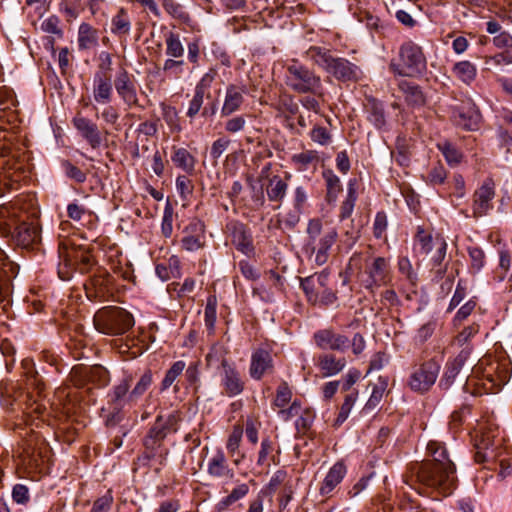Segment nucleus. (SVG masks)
Returning a JSON list of instances; mask_svg holds the SVG:
<instances>
[{
  "mask_svg": "<svg viewBox=\"0 0 512 512\" xmlns=\"http://www.w3.org/2000/svg\"><path fill=\"white\" fill-rule=\"evenodd\" d=\"M438 465L422 462L413 465L410 482L406 483L419 494L450 495L457 485L456 466L448 462Z\"/></svg>",
  "mask_w": 512,
  "mask_h": 512,
  "instance_id": "nucleus-1",
  "label": "nucleus"
},
{
  "mask_svg": "<svg viewBox=\"0 0 512 512\" xmlns=\"http://www.w3.org/2000/svg\"><path fill=\"white\" fill-rule=\"evenodd\" d=\"M305 249L314 255L318 266L327 263L332 247L338 239V232L322 218H312L307 223Z\"/></svg>",
  "mask_w": 512,
  "mask_h": 512,
  "instance_id": "nucleus-2",
  "label": "nucleus"
},
{
  "mask_svg": "<svg viewBox=\"0 0 512 512\" xmlns=\"http://www.w3.org/2000/svg\"><path fill=\"white\" fill-rule=\"evenodd\" d=\"M285 84L295 93L324 97L321 77L298 59H291L286 64Z\"/></svg>",
  "mask_w": 512,
  "mask_h": 512,
  "instance_id": "nucleus-3",
  "label": "nucleus"
},
{
  "mask_svg": "<svg viewBox=\"0 0 512 512\" xmlns=\"http://www.w3.org/2000/svg\"><path fill=\"white\" fill-rule=\"evenodd\" d=\"M93 323L100 333L119 336L133 327L134 318L131 313L121 307L106 306L95 313Z\"/></svg>",
  "mask_w": 512,
  "mask_h": 512,
  "instance_id": "nucleus-4",
  "label": "nucleus"
},
{
  "mask_svg": "<svg viewBox=\"0 0 512 512\" xmlns=\"http://www.w3.org/2000/svg\"><path fill=\"white\" fill-rule=\"evenodd\" d=\"M179 421L180 416L178 412L170 413L167 416H157L155 423L144 438L146 458L151 459L156 456L166 436L178 430Z\"/></svg>",
  "mask_w": 512,
  "mask_h": 512,
  "instance_id": "nucleus-5",
  "label": "nucleus"
},
{
  "mask_svg": "<svg viewBox=\"0 0 512 512\" xmlns=\"http://www.w3.org/2000/svg\"><path fill=\"white\" fill-rule=\"evenodd\" d=\"M399 56L401 63H391L390 69L400 76L414 77L426 69V58L422 48L411 41L400 47Z\"/></svg>",
  "mask_w": 512,
  "mask_h": 512,
  "instance_id": "nucleus-6",
  "label": "nucleus"
},
{
  "mask_svg": "<svg viewBox=\"0 0 512 512\" xmlns=\"http://www.w3.org/2000/svg\"><path fill=\"white\" fill-rule=\"evenodd\" d=\"M511 375V364L507 359L492 360L484 370L479 383V394L497 393L502 386L508 383Z\"/></svg>",
  "mask_w": 512,
  "mask_h": 512,
  "instance_id": "nucleus-7",
  "label": "nucleus"
},
{
  "mask_svg": "<svg viewBox=\"0 0 512 512\" xmlns=\"http://www.w3.org/2000/svg\"><path fill=\"white\" fill-rule=\"evenodd\" d=\"M132 384V377L125 376L117 385H115L108 394V404L111 410V417H108L107 422L115 424L121 420V411L126 405L134 404V398H130V387Z\"/></svg>",
  "mask_w": 512,
  "mask_h": 512,
  "instance_id": "nucleus-8",
  "label": "nucleus"
},
{
  "mask_svg": "<svg viewBox=\"0 0 512 512\" xmlns=\"http://www.w3.org/2000/svg\"><path fill=\"white\" fill-rule=\"evenodd\" d=\"M440 370V365L431 359L415 368L411 373L408 385L411 390L424 393L427 392L435 383Z\"/></svg>",
  "mask_w": 512,
  "mask_h": 512,
  "instance_id": "nucleus-9",
  "label": "nucleus"
},
{
  "mask_svg": "<svg viewBox=\"0 0 512 512\" xmlns=\"http://www.w3.org/2000/svg\"><path fill=\"white\" fill-rule=\"evenodd\" d=\"M112 276L104 269L96 273L85 284L86 295L90 300L105 301L113 294Z\"/></svg>",
  "mask_w": 512,
  "mask_h": 512,
  "instance_id": "nucleus-10",
  "label": "nucleus"
},
{
  "mask_svg": "<svg viewBox=\"0 0 512 512\" xmlns=\"http://www.w3.org/2000/svg\"><path fill=\"white\" fill-rule=\"evenodd\" d=\"M114 87L122 102L128 107L139 106L137 86L132 74L126 69H121L115 76Z\"/></svg>",
  "mask_w": 512,
  "mask_h": 512,
  "instance_id": "nucleus-11",
  "label": "nucleus"
},
{
  "mask_svg": "<svg viewBox=\"0 0 512 512\" xmlns=\"http://www.w3.org/2000/svg\"><path fill=\"white\" fill-rule=\"evenodd\" d=\"M365 273L367 279L364 280V286L370 290L386 285L391 280L390 264L384 257L374 258L370 264L366 265Z\"/></svg>",
  "mask_w": 512,
  "mask_h": 512,
  "instance_id": "nucleus-12",
  "label": "nucleus"
},
{
  "mask_svg": "<svg viewBox=\"0 0 512 512\" xmlns=\"http://www.w3.org/2000/svg\"><path fill=\"white\" fill-rule=\"evenodd\" d=\"M495 197V183L492 179H486L473 194L472 211L473 217H482L493 208V199Z\"/></svg>",
  "mask_w": 512,
  "mask_h": 512,
  "instance_id": "nucleus-13",
  "label": "nucleus"
},
{
  "mask_svg": "<svg viewBox=\"0 0 512 512\" xmlns=\"http://www.w3.org/2000/svg\"><path fill=\"white\" fill-rule=\"evenodd\" d=\"M316 346L321 350H333L343 352L349 345V339L342 334L336 333L331 328L321 329L313 334Z\"/></svg>",
  "mask_w": 512,
  "mask_h": 512,
  "instance_id": "nucleus-14",
  "label": "nucleus"
},
{
  "mask_svg": "<svg viewBox=\"0 0 512 512\" xmlns=\"http://www.w3.org/2000/svg\"><path fill=\"white\" fill-rule=\"evenodd\" d=\"M221 384L229 397L239 395L244 389V381L235 365L225 359L221 362Z\"/></svg>",
  "mask_w": 512,
  "mask_h": 512,
  "instance_id": "nucleus-15",
  "label": "nucleus"
},
{
  "mask_svg": "<svg viewBox=\"0 0 512 512\" xmlns=\"http://www.w3.org/2000/svg\"><path fill=\"white\" fill-rule=\"evenodd\" d=\"M472 347L462 349L459 354L451 361H448L445 366V371L439 382V386L443 389H448L454 382L456 376L464 368L468 361Z\"/></svg>",
  "mask_w": 512,
  "mask_h": 512,
  "instance_id": "nucleus-16",
  "label": "nucleus"
},
{
  "mask_svg": "<svg viewBox=\"0 0 512 512\" xmlns=\"http://www.w3.org/2000/svg\"><path fill=\"white\" fill-rule=\"evenodd\" d=\"M72 122L78 133L93 149H97L101 146V133L94 122L83 116L74 117Z\"/></svg>",
  "mask_w": 512,
  "mask_h": 512,
  "instance_id": "nucleus-17",
  "label": "nucleus"
},
{
  "mask_svg": "<svg viewBox=\"0 0 512 512\" xmlns=\"http://www.w3.org/2000/svg\"><path fill=\"white\" fill-rule=\"evenodd\" d=\"M113 83L107 73L98 71L93 79V98L95 102L107 105L113 98Z\"/></svg>",
  "mask_w": 512,
  "mask_h": 512,
  "instance_id": "nucleus-18",
  "label": "nucleus"
},
{
  "mask_svg": "<svg viewBox=\"0 0 512 512\" xmlns=\"http://www.w3.org/2000/svg\"><path fill=\"white\" fill-rule=\"evenodd\" d=\"M326 72L332 74L338 80L352 81L357 80L359 69L347 59L333 57Z\"/></svg>",
  "mask_w": 512,
  "mask_h": 512,
  "instance_id": "nucleus-19",
  "label": "nucleus"
},
{
  "mask_svg": "<svg viewBox=\"0 0 512 512\" xmlns=\"http://www.w3.org/2000/svg\"><path fill=\"white\" fill-rule=\"evenodd\" d=\"M14 238L18 245L32 247L41 240L40 228L36 223L22 222L16 227Z\"/></svg>",
  "mask_w": 512,
  "mask_h": 512,
  "instance_id": "nucleus-20",
  "label": "nucleus"
},
{
  "mask_svg": "<svg viewBox=\"0 0 512 512\" xmlns=\"http://www.w3.org/2000/svg\"><path fill=\"white\" fill-rule=\"evenodd\" d=\"M344 357H336L330 353H323L317 359V367L323 377H331L339 374L346 367Z\"/></svg>",
  "mask_w": 512,
  "mask_h": 512,
  "instance_id": "nucleus-21",
  "label": "nucleus"
},
{
  "mask_svg": "<svg viewBox=\"0 0 512 512\" xmlns=\"http://www.w3.org/2000/svg\"><path fill=\"white\" fill-rule=\"evenodd\" d=\"M272 368V357L268 351L258 349L253 352L250 364V376L253 379L260 380L262 376L272 370Z\"/></svg>",
  "mask_w": 512,
  "mask_h": 512,
  "instance_id": "nucleus-22",
  "label": "nucleus"
},
{
  "mask_svg": "<svg viewBox=\"0 0 512 512\" xmlns=\"http://www.w3.org/2000/svg\"><path fill=\"white\" fill-rule=\"evenodd\" d=\"M132 29V18L125 8H120L111 18L110 32L119 39H126Z\"/></svg>",
  "mask_w": 512,
  "mask_h": 512,
  "instance_id": "nucleus-23",
  "label": "nucleus"
},
{
  "mask_svg": "<svg viewBox=\"0 0 512 512\" xmlns=\"http://www.w3.org/2000/svg\"><path fill=\"white\" fill-rule=\"evenodd\" d=\"M244 93V87L240 88L235 85H229L226 89L224 103L221 108V115L229 116L238 111L244 102Z\"/></svg>",
  "mask_w": 512,
  "mask_h": 512,
  "instance_id": "nucleus-24",
  "label": "nucleus"
},
{
  "mask_svg": "<svg viewBox=\"0 0 512 512\" xmlns=\"http://www.w3.org/2000/svg\"><path fill=\"white\" fill-rule=\"evenodd\" d=\"M207 472L214 478L232 479L234 471L229 467L222 451H217L208 461Z\"/></svg>",
  "mask_w": 512,
  "mask_h": 512,
  "instance_id": "nucleus-25",
  "label": "nucleus"
},
{
  "mask_svg": "<svg viewBox=\"0 0 512 512\" xmlns=\"http://www.w3.org/2000/svg\"><path fill=\"white\" fill-rule=\"evenodd\" d=\"M291 178L289 173L286 174L285 179L279 175H274L268 180L266 187V194L269 201L281 203L286 196L288 190V180Z\"/></svg>",
  "mask_w": 512,
  "mask_h": 512,
  "instance_id": "nucleus-26",
  "label": "nucleus"
},
{
  "mask_svg": "<svg viewBox=\"0 0 512 512\" xmlns=\"http://www.w3.org/2000/svg\"><path fill=\"white\" fill-rule=\"evenodd\" d=\"M454 123L467 130L476 129L479 122L478 112L471 106H461L453 111Z\"/></svg>",
  "mask_w": 512,
  "mask_h": 512,
  "instance_id": "nucleus-27",
  "label": "nucleus"
},
{
  "mask_svg": "<svg viewBox=\"0 0 512 512\" xmlns=\"http://www.w3.org/2000/svg\"><path fill=\"white\" fill-rule=\"evenodd\" d=\"M346 474V467L342 462L335 463L327 473L319 489L320 494L325 496L330 494L334 488L343 480Z\"/></svg>",
  "mask_w": 512,
  "mask_h": 512,
  "instance_id": "nucleus-28",
  "label": "nucleus"
},
{
  "mask_svg": "<svg viewBox=\"0 0 512 512\" xmlns=\"http://www.w3.org/2000/svg\"><path fill=\"white\" fill-rule=\"evenodd\" d=\"M398 87L409 105L420 107L425 104L426 97L420 86L407 80H401L398 83Z\"/></svg>",
  "mask_w": 512,
  "mask_h": 512,
  "instance_id": "nucleus-29",
  "label": "nucleus"
},
{
  "mask_svg": "<svg viewBox=\"0 0 512 512\" xmlns=\"http://www.w3.org/2000/svg\"><path fill=\"white\" fill-rule=\"evenodd\" d=\"M212 81H213V76L207 73L202 77L200 82L196 85L193 98L190 101L189 108L187 111V116L189 118H193L199 113V111L203 105L204 89H205V87H208Z\"/></svg>",
  "mask_w": 512,
  "mask_h": 512,
  "instance_id": "nucleus-30",
  "label": "nucleus"
},
{
  "mask_svg": "<svg viewBox=\"0 0 512 512\" xmlns=\"http://www.w3.org/2000/svg\"><path fill=\"white\" fill-rule=\"evenodd\" d=\"M15 106V99L11 90L0 88V120L8 123H14L17 120L16 111H12Z\"/></svg>",
  "mask_w": 512,
  "mask_h": 512,
  "instance_id": "nucleus-31",
  "label": "nucleus"
},
{
  "mask_svg": "<svg viewBox=\"0 0 512 512\" xmlns=\"http://www.w3.org/2000/svg\"><path fill=\"white\" fill-rule=\"evenodd\" d=\"M173 164L189 175L195 172L196 158L185 148H173L171 156Z\"/></svg>",
  "mask_w": 512,
  "mask_h": 512,
  "instance_id": "nucleus-32",
  "label": "nucleus"
},
{
  "mask_svg": "<svg viewBox=\"0 0 512 512\" xmlns=\"http://www.w3.org/2000/svg\"><path fill=\"white\" fill-rule=\"evenodd\" d=\"M232 243L239 251L246 255H249L254 250L252 236L242 224L234 226Z\"/></svg>",
  "mask_w": 512,
  "mask_h": 512,
  "instance_id": "nucleus-33",
  "label": "nucleus"
},
{
  "mask_svg": "<svg viewBox=\"0 0 512 512\" xmlns=\"http://www.w3.org/2000/svg\"><path fill=\"white\" fill-rule=\"evenodd\" d=\"M427 453L431 459H427L422 463L439 466L438 464H444L445 462H448L451 465H455L454 462L450 459L445 445L441 442L430 441L427 444Z\"/></svg>",
  "mask_w": 512,
  "mask_h": 512,
  "instance_id": "nucleus-34",
  "label": "nucleus"
},
{
  "mask_svg": "<svg viewBox=\"0 0 512 512\" xmlns=\"http://www.w3.org/2000/svg\"><path fill=\"white\" fill-rule=\"evenodd\" d=\"M365 109L367 112L368 121L372 123L377 129H381L385 126V113L383 104L380 101L374 98H368L365 104Z\"/></svg>",
  "mask_w": 512,
  "mask_h": 512,
  "instance_id": "nucleus-35",
  "label": "nucleus"
},
{
  "mask_svg": "<svg viewBox=\"0 0 512 512\" xmlns=\"http://www.w3.org/2000/svg\"><path fill=\"white\" fill-rule=\"evenodd\" d=\"M98 45V31L88 23H82L78 30L79 50H89Z\"/></svg>",
  "mask_w": 512,
  "mask_h": 512,
  "instance_id": "nucleus-36",
  "label": "nucleus"
},
{
  "mask_svg": "<svg viewBox=\"0 0 512 512\" xmlns=\"http://www.w3.org/2000/svg\"><path fill=\"white\" fill-rule=\"evenodd\" d=\"M305 56L308 60L321 67L325 71H327L328 66L333 59V56L329 53L328 50L318 46H311L308 50H306Z\"/></svg>",
  "mask_w": 512,
  "mask_h": 512,
  "instance_id": "nucleus-37",
  "label": "nucleus"
},
{
  "mask_svg": "<svg viewBox=\"0 0 512 512\" xmlns=\"http://www.w3.org/2000/svg\"><path fill=\"white\" fill-rule=\"evenodd\" d=\"M60 263L58 265V275L62 280H69L72 277L75 263L70 250L66 247L59 249Z\"/></svg>",
  "mask_w": 512,
  "mask_h": 512,
  "instance_id": "nucleus-38",
  "label": "nucleus"
},
{
  "mask_svg": "<svg viewBox=\"0 0 512 512\" xmlns=\"http://www.w3.org/2000/svg\"><path fill=\"white\" fill-rule=\"evenodd\" d=\"M357 200L356 180H350L347 186V196L340 207L339 218L347 219L351 216Z\"/></svg>",
  "mask_w": 512,
  "mask_h": 512,
  "instance_id": "nucleus-39",
  "label": "nucleus"
},
{
  "mask_svg": "<svg viewBox=\"0 0 512 512\" xmlns=\"http://www.w3.org/2000/svg\"><path fill=\"white\" fill-rule=\"evenodd\" d=\"M387 387H388L387 378L379 377L378 382L373 385L372 393L365 405L366 410H373L374 408H376L379 405V403L381 402V400L385 394Z\"/></svg>",
  "mask_w": 512,
  "mask_h": 512,
  "instance_id": "nucleus-40",
  "label": "nucleus"
},
{
  "mask_svg": "<svg viewBox=\"0 0 512 512\" xmlns=\"http://www.w3.org/2000/svg\"><path fill=\"white\" fill-rule=\"evenodd\" d=\"M318 153L315 150H305L300 153L294 154L291 157L292 163L296 166L297 170L305 171L309 165L318 162Z\"/></svg>",
  "mask_w": 512,
  "mask_h": 512,
  "instance_id": "nucleus-41",
  "label": "nucleus"
},
{
  "mask_svg": "<svg viewBox=\"0 0 512 512\" xmlns=\"http://www.w3.org/2000/svg\"><path fill=\"white\" fill-rule=\"evenodd\" d=\"M453 72L458 79L470 84L476 77V67L469 61H461L454 65Z\"/></svg>",
  "mask_w": 512,
  "mask_h": 512,
  "instance_id": "nucleus-42",
  "label": "nucleus"
},
{
  "mask_svg": "<svg viewBox=\"0 0 512 512\" xmlns=\"http://www.w3.org/2000/svg\"><path fill=\"white\" fill-rule=\"evenodd\" d=\"M165 53L170 58H181L184 55V47L178 34L169 32L165 38Z\"/></svg>",
  "mask_w": 512,
  "mask_h": 512,
  "instance_id": "nucleus-43",
  "label": "nucleus"
},
{
  "mask_svg": "<svg viewBox=\"0 0 512 512\" xmlns=\"http://www.w3.org/2000/svg\"><path fill=\"white\" fill-rule=\"evenodd\" d=\"M73 261L75 263V269L80 273H88L94 265L92 256L85 251L70 250Z\"/></svg>",
  "mask_w": 512,
  "mask_h": 512,
  "instance_id": "nucleus-44",
  "label": "nucleus"
},
{
  "mask_svg": "<svg viewBox=\"0 0 512 512\" xmlns=\"http://www.w3.org/2000/svg\"><path fill=\"white\" fill-rule=\"evenodd\" d=\"M322 174L326 182L327 197L335 200L342 189L340 179L332 170H325Z\"/></svg>",
  "mask_w": 512,
  "mask_h": 512,
  "instance_id": "nucleus-45",
  "label": "nucleus"
},
{
  "mask_svg": "<svg viewBox=\"0 0 512 512\" xmlns=\"http://www.w3.org/2000/svg\"><path fill=\"white\" fill-rule=\"evenodd\" d=\"M217 319V298L214 295H210L207 298L206 307L204 310V320L207 329L212 332L215 328Z\"/></svg>",
  "mask_w": 512,
  "mask_h": 512,
  "instance_id": "nucleus-46",
  "label": "nucleus"
},
{
  "mask_svg": "<svg viewBox=\"0 0 512 512\" xmlns=\"http://www.w3.org/2000/svg\"><path fill=\"white\" fill-rule=\"evenodd\" d=\"M153 382L152 372L150 370L145 371L135 384L134 388L130 391V398L137 400L149 389Z\"/></svg>",
  "mask_w": 512,
  "mask_h": 512,
  "instance_id": "nucleus-47",
  "label": "nucleus"
},
{
  "mask_svg": "<svg viewBox=\"0 0 512 512\" xmlns=\"http://www.w3.org/2000/svg\"><path fill=\"white\" fill-rule=\"evenodd\" d=\"M186 368V363L182 360L176 361L172 364L170 369L166 372L164 379L161 383V389H168L180 376Z\"/></svg>",
  "mask_w": 512,
  "mask_h": 512,
  "instance_id": "nucleus-48",
  "label": "nucleus"
},
{
  "mask_svg": "<svg viewBox=\"0 0 512 512\" xmlns=\"http://www.w3.org/2000/svg\"><path fill=\"white\" fill-rule=\"evenodd\" d=\"M162 6L165 11L175 19L182 22L189 21V14L185 11L184 7L174 0H163Z\"/></svg>",
  "mask_w": 512,
  "mask_h": 512,
  "instance_id": "nucleus-49",
  "label": "nucleus"
},
{
  "mask_svg": "<svg viewBox=\"0 0 512 512\" xmlns=\"http://www.w3.org/2000/svg\"><path fill=\"white\" fill-rule=\"evenodd\" d=\"M175 213L172 204L167 201L162 217L161 233L165 238H170L173 233V221Z\"/></svg>",
  "mask_w": 512,
  "mask_h": 512,
  "instance_id": "nucleus-50",
  "label": "nucleus"
},
{
  "mask_svg": "<svg viewBox=\"0 0 512 512\" xmlns=\"http://www.w3.org/2000/svg\"><path fill=\"white\" fill-rule=\"evenodd\" d=\"M300 285L308 301L312 304H318L321 288L317 286L316 279H313V277H307L301 280Z\"/></svg>",
  "mask_w": 512,
  "mask_h": 512,
  "instance_id": "nucleus-51",
  "label": "nucleus"
},
{
  "mask_svg": "<svg viewBox=\"0 0 512 512\" xmlns=\"http://www.w3.org/2000/svg\"><path fill=\"white\" fill-rule=\"evenodd\" d=\"M357 395H358L357 392H353V393L346 395L344 402L341 405L339 414L335 420V426H340L346 421V419L348 418V416L356 402Z\"/></svg>",
  "mask_w": 512,
  "mask_h": 512,
  "instance_id": "nucleus-52",
  "label": "nucleus"
},
{
  "mask_svg": "<svg viewBox=\"0 0 512 512\" xmlns=\"http://www.w3.org/2000/svg\"><path fill=\"white\" fill-rule=\"evenodd\" d=\"M479 332V325L473 323L472 325L465 327L454 339V344L462 347V349L466 347H471L469 345V341Z\"/></svg>",
  "mask_w": 512,
  "mask_h": 512,
  "instance_id": "nucleus-53",
  "label": "nucleus"
},
{
  "mask_svg": "<svg viewBox=\"0 0 512 512\" xmlns=\"http://www.w3.org/2000/svg\"><path fill=\"white\" fill-rule=\"evenodd\" d=\"M438 149L450 165H457L462 159V154L449 142L439 143Z\"/></svg>",
  "mask_w": 512,
  "mask_h": 512,
  "instance_id": "nucleus-54",
  "label": "nucleus"
},
{
  "mask_svg": "<svg viewBox=\"0 0 512 512\" xmlns=\"http://www.w3.org/2000/svg\"><path fill=\"white\" fill-rule=\"evenodd\" d=\"M184 61L176 58H168L163 65V71L169 78H179L184 71Z\"/></svg>",
  "mask_w": 512,
  "mask_h": 512,
  "instance_id": "nucleus-55",
  "label": "nucleus"
},
{
  "mask_svg": "<svg viewBox=\"0 0 512 512\" xmlns=\"http://www.w3.org/2000/svg\"><path fill=\"white\" fill-rule=\"evenodd\" d=\"M416 240L421 253L430 254L435 249L436 237H432L430 234L425 233L423 229L419 228Z\"/></svg>",
  "mask_w": 512,
  "mask_h": 512,
  "instance_id": "nucleus-56",
  "label": "nucleus"
},
{
  "mask_svg": "<svg viewBox=\"0 0 512 512\" xmlns=\"http://www.w3.org/2000/svg\"><path fill=\"white\" fill-rule=\"evenodd\" d=\"M310 138L314 143L327 146L332 142V135L329 130L322 126H314L310 132Z\"/></svg>",
  "mask_w": 512,
  "mask_h": 512,
  "instance_id": "nucleus-57",
  "label": "nucleus"
},
{
  "mask_svg": "<svg viewBox=\"0 0 512 512\" xmlns=\"http://www.w3.org/2000/svg\"><path fill=\"white\" fill-rule=\"evenodd\" d=\"M446 250L447 243L445 239L441 236H436L435 249L431 253V260L433 262L434 267L441 266L446 255Z\"/></svg>",
  "mask_w": 512,
  "mask_h": 512,
  "instance_id": "nucleus-58",
  "label": "nucleus"
},
{
  "mask_svg": "<svg viewBox=\"0 0 512 512\" xmlns=\"http://www.w3.org/2000/svg\"><path fill=\"white\" fill-rule=\"evenodd\" d=\"M101 118L106 124L113 126L116 131L121 129L119 124L120 114L114 106L107 105L101 112Z\"/></svg>",
  "mask_w": 512,
  "mask_h": 512,
  "instance_id": "nucleus-59",
  "label": "nucleus"
},
{
  "mask_svg": "<svg viewBox=\"0 0 512 512\" xmlns=\"http://www.w3.org/2000/svg\"><path fill=\"white\" fill-rule=\"evenodd\" d=\"M292 392L286 382H282L278 388L274 405L279 408H284L291 400Z\"/></svg>",
  "mask_w": 512,
  "mask_h": 512,
  "instance_id": "nucleus-60",
  "label": "nucleus"
},
{
  "mask_svg": "<svg viewBox=\"0 0 512 512\" xmlns=\"http://www.w3.org/2000/svg\"><path fill=\"white\" fill-rule=\"evenodd\" d=\"M398 269L399 272L406 277V279L412 284L415 285L418 278L417 273L414 271L413 266L410 260L407 257H402L398 261Z\"/></svg>",
  "mask_w": 512,
  "mask_h": 512,
  "instance_id": "nucleus-61",
  "label": "nucleus"
},
{
  "mask_svg": "<svg viewBox=\"0 0 512 512\" xmlns=\"http://www.w3.org/2000/svg\"><path fill=\"white\" fill-rule=\"evenodd\" d=\"M315 414L310 409H305L296 420V429L300 433H306L314 422Z\"/></svg>",
  "mask_w": 512,
  "mask_h": 512,
  "instance_id": "nucleus-62",
  "label": "nucleus"
},
{
  "mask_svg": "<svg viewBox=\"0 0 512 512\" xmlns=\"http://www.w3.org/2000/svg\"><path fill=\"white\" fill-rule=\"evenodd\" d=\"M231 140L227 136H222L216 139L210 149V155L214 160H218L223 153L228 149Z\"/></svg>",
  "mask_w": 512,
  "mask_h": 512,
  "instance_id": "nucleus-63",
  "label": "nucleus"
},
{
  "mask_svg": "<svg viewBox=\"0 0 512 512\" xmlns=\"http://www.w3.org/2000/svg\"><path fill=\"white\" fill-rule=\"evenodd\" d=\"M468 254L471 260V268L479 271L485 264L484 251L479 247H469Z\"/></svg>",
  "mask_w": 512,
  "mask_h": 512,
  "instance_id": "nucleus-64",
  "label": "nucleus"
}]
</instances>
